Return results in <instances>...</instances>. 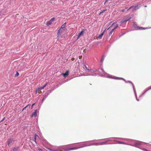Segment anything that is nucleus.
Listing matches in <instances>:
<instances>
[{
	"label": "nucleus",
	"mask_w": 151,
	"mask_h": 151,
	"mask_svg": "<svg viewBox=\"0 0 151 151\" xmlns=\"http://www.w3.org/2000/svg\"><path fill=\"white\" fill-rule=\"evenodd\" d=\"M52 21H48L47 22V25H50L51 24H52Z\"/></svg>",
	"instance_id": "nucleus-16"
},
{
	"label": "nucleus",
	"mask_w": 151,
	"mask_h": 151,
	"mask_svg": "<svg viewBox=\"0 0 151 151\" xmlns=\"http://www.w3.org/2000/svg\"><path fill=\"white\" fill-rule=\"evenodd\" d=\"M62 32V30L61 29V28H60L58 30V35H60L61 34V33Z\"/></svg>",
	"instance_id": "nucleus-13"
},
{
	"label": "nucleus",
	"mask_w": 151,
	"mask_h": 151,
	"mask_svg": "<svg viewBox=\"0 0 151 151\" xmlns=\"http://www.w3.org/2000/svg\"><path fill=\"white\" fill-rule=\"evenodd\" d=\"M90 71L91 72H92V71H93L94 72H96L97 71H98V70H97L96 69H95L94 70H92V69H91L90 70Z\"/></svg>",
	"instance_id": "nucleus-21"
},
{
	"label": "nucleus",
	"mask_w": 151,
	"mask_h": 151,
	"mask_svg": "<svg viewBox=\"0 0 151 151\" xmlns=\"http://www.w3.org/2000/svg\"><path fill=\"white\" fill-rule=\"evenodd\" d=\"M125 10V9H122L121 10V11L122 12H123Z\"/></svg>",
	"instance_id": "nucleus-38"
},
{
	"label": "nucleus",
	"mask_w": 151,
	"mask_h": 151,
	"mask_svg": "<svg viewBox=\"0 0 151 151\" xmlns=\"http://www.w3.org/2000/svg\"><path fill=\"white\" fill-rule=\"evenodd\" d=\"M107 77L109 78H110L115 79H122V80H124L126 83H128V82L129 83H131V84L132 85L133 89L134 90V84L132 82L130 81L127 82L125 80L124 78H120V77H115L114 76L112 77L111 75L108 76Z\"/></svg>",
	"instance_id": "nucleus-2"
},
{
	"label": "nucleus",
	"mask_w": 151,
	"mask_h": 151,
	"mask_svg": "<svg viewBox=\"0 0 151 151\" xmlns=\"http://www.w3.org/2000/svg\"><path fill=\"white\" fill-rule=\"evenodd\" d=\"M66 23L65 22L64 23L61 27V29H63L64 28L65 29H66L65 28V26L66 25Z\"/></svg>",
	"instance_id": "nucleus-12"
},
{
	"label": "nucleus",
	"mask_w": 151,
	"mask_h": 151,
	"mask_svg": "<svg viewBox=\"0 0 151 151\" xmlns=\"http://www.w3.org/2000/svg\"><path fill=\"white\" fill-rule=\"evenodd\" d=\"M11 151H12V150H11Z\"/></svg>",
	"instance_id": "nucleus-47"
},
{
	"label": "nucleus",
	"mask_w": 151,
	"mask_h": 151,
	"mask_svg": "<svg viewBox=\"0 0 151 151\" xmlns=\"http://www.w3.org/2000/svg\"><path fill=\"white\" fill-rule=\"evenodd\" d=\"M109 0H106L104 3L105 5H107V6H108V4H107V2Z\"/></svg>",
	"instance_id": "nucleus-27"
},
{
	"label": "nucleus",
	"mask_w": 151,
	"mask_h": 151,
	"mask_svg": "<svg viewBox=\"0 0 151 151\" xmlns=\"http://www.w3.org/2000/svg\"><path fill=\"white\" fill-rule=\"evenodd\" d=\"M131 18L130 17L129 19H127L125 20H122L121 21L120 23L121 24H122L123 23H124L125 22H126L127 21H129L131 19Z\"/></svg>",
	"instance_id": "nucleus-7"
},
{
	"label": "nucleus",
	"mask_w": 151,
	"mask_h": 151,
	"mask_svg": "<svg viewBox=\"0 0 151 151\" xmlns=\"http://www.w3.org/2000/svg\"><path fill=\"white\" fill-rule=\"evenodd\" d=\"M59 148L58 149H56L55 150H52L51 149H49V150H50V151H58Z\"/></svg>",
	"instance_id": "nucleus-18"
},
{
	"label": "nucleus",
	"mask_w": 151,
	"mask_h": 151,
	"mask_svg": "<svg viewBox=\"0 0 151 151\" xmlns=\"http://www.w3.org/2000/svg\"><path fill=\"white\" fill-rule=\"evenodd\" d=\"M12 142V139H9L8 141V145L9 146H10V144Z\"/></svg>",
	"instance_id": "nucleus-15"
},
{
	"label": "nucleus",
	"mask_w": 151,
	"mask_h": 151,
	"mask_svg": "<svg viewBox=\"0 0 151 151\" xmlns=\"http://www.w3.org/2000/svg\"><path fill=\"white\" fill-rule=\"evenodd\" d=\"M105 30L104 31V32H103L102 33H101V34H100L98 37V38L100 39H101L103 35H104V33L105 32Z\"/></svg>",
	"instance_id": "nucleus-10"
},
{
	"label": "nucleus",
	"mask_w": 151,
	"mask_h": 151,
	"mask_svg": "<svg viewBox=\"0 0 151 151\" xmlns=\"http://www.w3.org/2000/svg\"><path fill=\"white\" fill-rule=\"evenodd\" d=\"M142 143H143V142L139 141H137L136 142L133 146L139 148V145H142Z\"/></svg>",
	"instance_id": "nucleus-3"
},
{
	"label": "nucleus",
	"mask_w": 151,
	"mask_h": 151,
	"mask_svg": "<svg viewBox=\"0 0 151 151\" xmlns=\"http://www.w3.org/2000/svg\"><path fill=\"white\" fill-rule=\"evenodd\" d=\"M46 85L47 84H46L45 85H44L43 86L40 87V89L41 90L43 89V88H44V87H45Z\"/></svg>",
	"instance_id": "nucleus-19"
},
{
	"label": "nucleus",
	"mask_w": 151,
	"mask_h": 151,
	"mask_svg": "<svg viewBox=\"0 0 151 151\" xmlns=\"http://www.w3.org/2000/svg\"><path fill=\"white\" fill-rule=\"evenodd\" d=\"M98 71L99 72L100 74L101 75H103L106 73V72L101 67L99 68Z\"/></svg>",
	"instance_id": "nucleus-5"
},
{
	"label": "nucleus",
	"mask_w": 151,
	"mask_h": 151,
	"mask_svg": "<svg viewBox=\"0 0 151 151\" xmlns=\"http://www.w3.org/2000/svg\"><path fill=\"white\" fill-rule=\"evenodd\" d=\"M114 30L113 29L110 32H109V36H110L112 34V33H113Z\"/></svg>",
	"instance_id": "nucleus-17"
},
{
	"label": "nucleus",
	"mask_w": 151,
	"mask_h": 151,
	"mask_svg": "<svg viewBox=\"0 0 151 151\" xmlns=\"http://www.w3.org/2000/svg\"><path fill=\"white\" fill-rule=\"evenodd\" d=\"M74 58H73L72 59V60H74Z\"/></svg>",
	"instance_id": "nucleus-42"
},
{
	"label": "nucleus",
	"mask_w": 151,
	"mask_h": 151,
	"mask_svg": "<svg viewBox=\"0 0 151 151\" xmlns=\"http://www.w3.org/2000/svg\"><path fill=\"white\" fill-rule=\"evenodd\" d=\"M90 145H86V144L84 143L82 145H81V146L79 147H75L73 148H69L68 145L62 146L59 147V149H64L65 151H67L71 150H74L80 148H81L85 146H88Z\"/></svg>",
	"instance_id": "nucleus-1"
},
{
	"label": "nucleus",
	"mask_w": 151,
	"mask_h": 151,
	"mask_svg": "<svg viewBox=\"0 0 151 151\" xmlns=\"http://www.w3.org/2000/svg\"><path fill=\"white\" fill-rule=\"evenodd\" d=\"M37 150L39 151H42V150L40 148H38L37 149Z\"/></svg>",
	"instance_id": "nucleus-33"
},
{
	"label": "nucleus",
	"mask_w": 151,
	"mask_h": 151,
	"mask_svg": "<svg viewBox=\"0 0 151 151\" xmlns=\"http://www.w3.org/2000/svg\"><path fill=\"white\" fill-rule=\"evenodd\" d=\"M18 149V147H14L13 148L12 151H17Z\"/></svg>",
	"instance_id": "nucleus-14"
},
{
	"label": "nucleus",
	"mask_w": 151,
	"mask_h": 151,
	"mask_svg": "<svg viewBox=\"0 0 151 151\" xmlns=\"http://www.w3.org/2000/svg\"><path fill=\"white\" fill-rule=\"evenodd\" d=\"M105 56H103L101 58V63H102L103 62V61H104V58H105Z\"/></svg>",
	"instance_id": "nucleus-20"
},
{
	"label": "nucleus",
	"mask_w": 151,
	"mask_h": 151,
	"mask_svg": "<svg viewBox=\"0 0 151 151\" xmlns=\"http://www.w3.org/2000/svg\"><path fill=\"white\" fill-rule=\"evenodd\" d=\"M19 75V73L17 71L16 72V74L15 75V77H17V76H18Z\"/></svg>",
	"instance_id": "nucleus-25"
},
{
	"label": "nucleus",
	"mask_w": 151,
	"mask_h": 151,
	"mask_svg": "<svg viewBox=\"0 0 151 151\" xmlns=\"http://www.w3.org/2000/svg\"><path fill=\"white\" fill-rule=\"evenodd\" d=\"M151 89V88H149V89H148L146 91H145V92H146V91H148V90H150V89Z\"/></svg>",
	"instance_id": "nucleus-35"
},
{
	"label": "nucleus",
	"mask_w": 151,
	"mask_h": 151,
	"mask_svg": "<svg viewBox=\"0 0 151 151\" xmlns=\"http://www.w3.org/2000/svg\"><path fill=\"white\" fill-rule=\"evenodd\" d=\"M107 10L106 9H104V10H103V11H101V12L99 14V15H100L101 14H102V13H103L104 12L106 11V10Z\"/></svg>",
	"instance_id": "nucleus-24"
},
{
	"label": "nucleus",
	"mask_w": 151,
	"mask_h": 151,
	"mask_svg": "<svg viewBox=\"0 0 151 151\" xmlns=\"http://www.w3.org/2000/svg\"><path fill=\"white\" fill-rule=\"evenodd\" d=\"M137 24H136V23L134 22L133 24V26L134 28H135V27H136L137 26Z\"/></svg>",
	"instance_id": "nucleus-23"
},
{
	"label": "nucleus",
	"mask_w": 151,
	"mask_h": 151,
	"mask_svg": "<svg viewBox=\"0 0 151 151\" xmlns=\"http://www.w3.org/2000/svg\"><path fill=\"white\" fill-rule=\"evenodd\" d=\"M115 23H115V22H114V23H113L112 24V25H111V27H112L113 26V25L114 24H115Z\"/></svg>",
	"instance_id": "nucleus-36"
},
{
	"label": "nucleus",
	"mask_w": 151,
	"mask_h": 151,
	"mask_svg": "<svg viewBox=\"0 0 151 151\" xmlns=\"http://www.w3.org/2000/svg\"><path fill=\"white\" fill-rule=\"evenodd\" d=\"M69 71H67L65 73L63 74V76L64 77H66L68 75Z\"/></svg>",
	"instance_id": "nucleus-9"
},
{
	"label": "nucleus",
	"mask_w": 151,
	"mask_h": 151,
	"mask_svg": "<svg viewBox=\"0 0 151 151\" xmlns=\"http://www.w3.org/2000/svg\"><path fill=\"white\" fill-rule=\"evenodd\" d=\"M145 7H147V5H145Z\"/></svg>",
	"instance_id": "nucleus-43"
},
{
	"label": "nucleus",
	"mask_w": 151,
	"mask_h": 151,
	"mask_svg": "<svg viewBox=\"0 0 151 151\" xmlns=\"http://www.w3.org/2000/svg\"><path fill=\"white\" fill-rule=\"evenodd\" d=\"M118 27V24H117L115 27L114 28H113V29L114 30H115Z\"/></svg>",
	"instance_id": "nucleus-28"
},
{
	"label": "nucleus",
	"mask_w": 151,
	"mask_h": 151,
	"mask_svg": "<svg viewBox=\"0 0 151 151\" xmlns=\"http://www.w3.org/2000/svg\"><path fill=\"white\" fill-rule=\"evenodd\" d=\"M34 104H32V106H33Z\"/></svg>",
	"instance_id": "nucleus-44"
},
{
	"label": "nucleus",
	"mask_w": 151,
	"mask_h": 151,
	"mask_svg": "<svg viewBox=\"0 0 151 151\" xmlns=\"http://www.w3.org/2000/svg\"><path fill=\"white\" fill-rule=\"evenodd\" d=\"M25 106L24 108L23 109V110L24 109H25L27 106Z\"/></svg>",
	"instance_id": "nucleus-39"
},
{
	"label": "nucleus",
	"mask_w": 151,
	"mask_h": 151,
	"mask_svg": "<svg viewBox=\"0 0 151 151\" xmlns=\"http://www.w3.org/2000/svg\"><path fill=\"white\" fill-rule=\"evenodd\" d=\"M1 15V13H0V16Z\"/></svg>",
	"instance_id": "nucleus-45"
},
{
	"label": "nucleus",
	"mask_w": 151,
	"mask_h": 151,
	"mask_svg": "<svg viewBox=\"0 0 151 151\" xmlns=\"http://www.w3.org/2000/svg\"><path fill=\"white\" fill-rule=\"evenodd\" d=\"M117 142H118V143H119V144H125L124 142H123L118 141Z\"/></svg>",
	"instance_id": "nucleus-22"
},
{
	"label": "nucleus",
	"mask_w": 151,
	"mask_h": 151,
	"mask_svg": "<svg viewBox=\"0 0 151 151\" xmlns=\"http://www.w3.org/2000/svg\"><path fill=\"white\" fill-rule=\"evenodd\" d=\"M142 149L145 151H148V150H147L144 148H143Z\"/></svg>",
	"instance_id": "nucleus-34"
},
{
	"label": "nucleus",
	"mask_w": 151,
	"mask_h": 151,
	"mask_svg": "<svg viewBox=\"0 0 151 151\" xmlns=\"http://www.w3.org/2000/svg\"><path fill=\"white\" fill-rule=\"evenodd\" d=\"M54 19V18H52L50 19V21H52H52H53Z\"/></svg>",
	"instance_id": "nucleus-37"
},
{
	"label": "nucleus",
	"mask_w": 151,
	"mask_h": 151,
	"mask_svg": "<svg viewBox=\"0 0 151 151\" xmlns=\"http://www.w3.org/2000/svg\"><path fill=\"white\" fill-rule=\"evenodd\" d=\"M85 68L87 70H90L87 67L86 65H85Z\"/></svg>",
	"instance_id": "nucleus-31"
},
{
	"label": "nucleus",
	"mask_w": 151,
	"mask_h": 151,
	"mask_svg": "<svg viewBox=\"0 0 151 151\" xmlns=\"http://www.w3.org/2000/svg\"><path fill=\"white\" fill-rule=\"evenodd\" d=\"M37 115V110L35 111L34 112L32 113V116H36Z\"/></svg>",
	"instance_id": "nucleus-11"
},
{
	"label": "nucleus",
	"mask_w": 151,
	"mask_h": 151,
	"mask_svg": "<svg viewBox=\"0 0 151 151\" xmlns=\"http://www.w3.org/2000/svg\"><path fill=\"white\" fill-rule=\"evenodd\" d=\"M135 28H137V29H139V30H144V29H147V28L141 27H140L137 26L136 27H135Z\"/></svg>",
	"instance_id": "nucleus-8"
},
{
	"label": "nucleus",
	"mask_w": 151,
	"mask_h": 151,
	"mask_svg": "<svg viewBox=\"0 0 151 151\" xmlns=\"http://www.w3.org/2000/svg\"><path fill=\"white\" fill-rule=\"evenodd\" d=\"M48 94H49V93H47V95H46L45 96H44V98H43V99H42V101L44 100L45 98H46L47 97V95H48Z\"/></svg>",
	"instance_id": "nucleus-26"
},
{
	"label": "nucleus",
	"mask_w": 151,
	"mask_h": 151,
	"mask_svg": "<svg viewBox=\"0 0 151 151\" xmlns=\"http://www.w3.org/2000/svg\"><path fill=\"white\" fill-rule=\"evenodd\" d=\"M5 119V117H4L3 119H2L0 121V123L3 122Z\"/></svg>",
	"instance_id": "nucleus-29"
},
{
	"label": "nucleus",
	"mask_w": 151,
	"mask_h": 151,
	"mask_svg": "<svg viewBox=\"0 0 151 151\" xmlns=\"http://www.w3.org/2000/svg\"><path fill=\"white\" fill-rule=\"evenodd\" d=\"M36 137H38V136L37 135L35 134V140H36Z\"/></svg>",
	"instance_id": "nucleus-32"
},
{
	"label": "nucleus",
	"mask_w": 151,
	"mask_h": 151,
	"mask_svg": "<svg viewBox=\"0 0 151 151\" xmlns=\"http://www.w3.org/2000/svg\"><path fill=\"white\" fill-rule=\"evenodd\" d=\"M136 100H137V101H139V100L137 98V97H136Z\"/></svg>",
	"instance_id": "nucleus-41"
},
{
	"label": "nucleus",
	"mask_w": 151,
	"mask_h": 151,
	"mask_svg": "<svg viewBox=\"0 0 151 151\" xmlns=\"http://www.w3.org/2000/svg\"><path fill=\"white\" fill-rule=\"evenodd\" d=\"M90 85H91V83H90Z\"/></svg>",
	"instance_id": "nucleus-46"
},
{
	"label": "nucleus",
	"mask_w": 151,
	"mask_h": 151,
	"mask_svg": "<svg viewBox=\"0 0 151 151\" xmlns=\"http://www.w3.org/2000/svg\"><path fill=\"white\" fill-rule=\"evenodd\" d=\"M131 8H133L132 9V11H134V10H136L139 9V7H138V5H136L135 6H132L130 7L127 10H129Z\"/></svg>",
	"instance_id": "nucleus-4"
},
{
	"label": "nucleus",
	"mask_w": 151,
	"mask_h": 151,
	"mask_svg": "<svg viewBox=\"0 0 151 151\" xmlns=\"http://www.w3.org/2000/svg\"><path fill=\"white\" fill-rule=\"evenodd\" d=\"M106 142H101V143H100L99 144H100L101 145H102V144H105L106 143Z\"/></svg>",
	"instance_id": "nucleus-30"
},
{
	"label": "nucleus",
	"mask_w": 151,
	"mask_h": 151,
	"mask_svg": "<svg viewBox=\"0 0 151 151\" xmlns=\"http://www.w3.org/2000/svg\"><path fill=\"white\" fill-rule=\"evenodd\" d=\"M86 29H82V30L78 35V38L80 37V36L82 35L84 31L86 30Z\"/></svg>",
	"instance_id": "nucleus-6"
},
{
	"label": "nucleus",
	"mask_w": 151,
	"mask_h": 151,
	"mask_svg": "<svg viewBox=\"0 0 151 151\" xmlns=\"http://www.w3.org/2000/svg\"><path fill=\"white\" fill-rule=\"evenodd\" d=\"M111 27V26H110L109 28H108L107 30H109V29H110Z\"/></svg>",
	"instance_id": "nucleus-40"
}]
</instances>
